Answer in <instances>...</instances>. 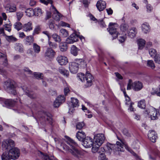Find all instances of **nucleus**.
<instances>
[{"instance_id": "33", "label": "nucleus", "mask_w": 160, "mask_h": 160, "mask_svg": "<svg viewBox=\"0 0 160 160\" xmlns=\"http://www.w3.org/2000/svg\"><path fill=\"white\" fill-rule=\"evenodd\" d=\"M79 49L76 46L72 45L71 47V52L72 54L74 56L77 55Z\"/></svg>"}, {"instance_id": "50", "label": "nucleus", "mask_w": 160, "mask_h": 160, "mask_svg": "<svg viewBox=\"0 0 160 160\" xmlns=\"http://www.w3.org/2000/svg\"><path fill=\"white\" fill-rule=\"evenodd\" d=\"M57 98L58 99V100L61 104L64 102L65 101V98L63 95H59Z\"/></svg>"}, {"instance_id": "58", "label": "nucleus", "mask_w": 160, "mask_h": 160, "mask_svg": "<svg viewBox=\"0 0 160 160\" xmlns=\"http://www.w3.org/2000/svg\"><path fill=\"white\" fill-rule=\"evenodd\" d=\"M61 104L57 98L54 102L53 106L55 108L58 107Z\"/></svg>"}, {"instance_id": "8", "label": "nucleus", "mask_w": 160, "mask_h": 160, "mask_svg": "<svg viewBox=\"0 0 160 160\" xmlns=\"http://www.w3.org/2000/svg\"><path fill=\"white\" fill-rule=\"evenodd\" d=\"M145 113L149 114L151 119L152 120L157 119L159 115L158 110L156 109L155 108L151 106L145 110Z\"/></svg>"}, {"instance_id": "53", "label": "nucleus", "mask_w": 160, "mask_h": 160, "mask_svg": "<svg viewBox=\"0 0 160 160\" xmlns=\"http://www.w3.org/2000/svg\"><path fill=\"white\" fill-rule=\"evenodd\" d=\"M99 147H98V146H97L96 145L95 146V145L93 144V146L92 149V152L95 153L96 152H97L98 153V152L101 149V148H100L98 149V148Z\"/></svg>"}, {"instance_id": "55", "label": "nucleus", "mask_w": 160, "mask_h": 160, "mask_svg": "<svg viewBox=\"0 0 160 160\" xmlns=\"http://www.w3.org/2000/svg\"><path fill=\"white\" fill-rule=\"evenodd\" d=\"M49 26L50 28L53 29L54 28V22L53 20H50L49 22Z\"/></svg>"}, {"instance_id": "5", "label": "nucleus", "mask_w": 160, "mask_h": 160, "mask_svg": "<svg viewBox=\"0 0 160 160\" xmlns=\"http://www.w3.org/2000/svg\"><path fill=\"white\" fill-rule=\"evenodd\" d=\"M4 87L5 89L9 93L14 95L17 94L15 83L12 80L8 79L4 82Z\"/></svg>"}, {"instance_id": "38", "label": "nucleus", "mask_w": 160, "mask_h": 160, "mask_svg": "<svg viewBox=\"0 0 160 160\" xmlns=\"http://www.w3.org/2000/svg\"><path fill=\"white\" fill-rule=\"evenodd\" d=\"M147 66L153 69L155 67V65L153 61L152 60H148L147 61Z\"/></svg>"}, {"instance_id": "41", "label": "nucleus", "mask_w": 160, "mask_h": 160, "mask_svg": "<svg viewBox=\"0 0 160 160\" xmlns=\"http://www.w3.org/2000/svg\"><path fill=\"white\" fill-rule=\"evenodd\" d=\"M14 27L18 31L21 29L22 27V24L20 22H17L15 23Z\"/></svg>"}, {"instance_id": "35", "label": "nucleus", "mask_w": 160, "mask_h": 160, "mask_svg": "<svg viewBox=\"0 0 160 160\" xmlns=\"http://www.w3.org/2000/svg\"><path fill=\"white\" fill-rule=\"evenodd\" d=\"M59 48L60 50L62 52H64L67 49V43L66 42H62L59 44Z\"/></svg>"}, {"instance_id": "43", "label": "nucleus", "mask_w": 160, "mask_h": 160, "mask_svg": "<svg viewBox=\"0 0 160 160\" xmlns=\"http://www.w3.org/2000/svg\"><path fill=\"white\" fill-rule=\"evenodd\" d=\"M123 92L126 98V104L127 105H129L132 103V102H131L130 98L126 94V92L125 91V90H124Z\"/></svg>"}, {"instance_id": "51", "label": "nucleus", "mask_w": 160, "mask_h": 160, "mask_svg": "<svg viewBox=\"0 0 160 160\" xmlns=\"http://www.w3.org/2000/svg\"><path fill=\"white\" fill-rule=\"evenodd\" d=\"M75 39L76 38H75ZM76 42V39H75L74 40H73V41L70 36L68 37L66 40V43L68 44Z\"/></svg>"}, {"instance_id": "61", "label": "nucleus", "mask_w": 160, "mask_h": 160, "mask_svg": "<svg viewBox=\"0 0 160 160\" xmlns=\"http://www.w3.org/2000/svg\"><path fill=\"white\" fill-rule=\"evenodd\" d=\"M152 93V94H156L158 96L160 97V85L158 87V89L155 90L154 92Z\"/></svg>"}, {"instance_id": "2", "label": "nucleus", "mask_w": 160, "mask_h": 160, "mask_svg": "<svg viewBox=\"0 0 160 160\" xmlns=\"http://www.w3.org/2000/svg\"><path fill=\"white\" fill-rule=\"evenodd\" d=\"M15 145L14 141L11 139H7L3 141L2 143V147L3 150H7L11 156L12 159H17L19 156L20 151L16 147H14Z\"/></svg>"}, {"instance_id": "52", "label": "nucleus", "mask_w": 160, "mask_h": 160, "mask_svg": "<svg viewBox=\"0 0 160 160\" xmlns=\"http://www.w3.org/2000/svg\"><path fill=\"white\" fill-rule=\"evenodd\" d=\"M34 75L35 77L38 79H42V77L43 76L42 73L35 72Z\"/></svg>"}, {"instance_id": "34", "label": "nucleus", "mask_w": 160, "mask_h": 160, "mask_svg": "<svg viewBox=\"0 0 160 160\" xmlns=\"http://www.w3.org/2000/svg\"><path fill=\"white\" fill-rule=\"evenodd\" d=\"M5 8L7 10H9L10 12H15L17 9L15 5L12 6L9 4H7Z\"/></svg>"}, {"instance_id": "63", "label": "nucleus", "mask_w": 160, "mask_h": 160, "mask_svg": "<svg viewBox=\"0 0 160 160\" xmlns=\"http://www.w3.org/2000/svg\"><path fill=\"white\" fill-rule=\"evenodd\" d=\"M152 154L160 157V152L157 149H155L152 151Z\"/></svg>"}, {"instance_id": "22", "label": "nucleus", "mask_w": 160, "mask_h": 160, "mask_svg": "<svg viewBox=\"0 0 160 160\" xmlns=\"http://www.w3.org/2000/svg\"><path fill=\"white\" fill-rule=\"evenodd\" d=\"M76 137L80 141H82L85 137V133L82 131H78L76 134Z\"/></svg>"}, {"instance_id": "12", "label": "nucleus", "mask_w": 160, "mask_h": 160, "mask_svg": "<svg viewBox=\"0 0 160 160\" xmlns=\"http://www.w3.org/2000/svg\"><path fill=\"white\" fill-rule=\"evenodd\" d=\"M93 144L94 143L92 139L89 137H86L82 142V145L86 148L91 147Z\"/></svg>"}, {"instance_id": "30", "label": "nucleus", "mask_w": 160, "mask_h": 160, "mask_svg": "<svg viewBox=\"0 0 160 160\" xmlns=\"http://www.w3.org/2000/svg\"><path fill=\"white\" fill-rule=\"evenodd\" d=\"M126 33H123L122 34L119 33H118L117 38H118V40L121 42H123L126 39Z\"/></svg>"}, {"instance_id": "14", "label": "nucleus", "mask_w": 160, "mask_h": 160, "mask_svg": "<svg viewBox=\"0 0 160 160\" xmlns=\"http://www.w3.org/2000/svg\"><path fill=\"white\" fill-rule=\"evenodd\" d=\"M148 136L149 139L153 142H155L158 138L157 133L155 131L152 130L149 131Z\"/></svg>"}, {"instance_id": "45", "label": "nucleus", "mask_w": 160, "mask_h": 160, "mask_svg": "<svg viewBox=\"0 0 160 160\" xmlns=\"http://www.w3.org/2000/svg\"><path fill=\"white\" fill-rule=\"evenodd\" d=\"M60 35L64 37H67L68 35V32L65 29H61L60 30Z\"/></svg>"}, {"instance_id": "20", "label": "nucleus", "mask_w": 160, "mask_h": 160, "mask_svg": "<svg viewBox=\"0 0 160 160\" xmlns=\"http://www.w3.org/2000/svg\"><path fill=\"white\" fill-rule=\"evenodd\" d=\"M128 35L131 38H134L138 32L137 29L135 27H132L128 32Z\"/></svg>"}, {"instance_id": "44", "label": "nucleus", "mask_w": 160, "mask_h": 160, "mask_svg": "<svg viewBox=\"0 0 160 160\" xmlns=\"http://www.w3.org/2000/svg\"><path fill=\"white\" fill-rule=\"evenodd\" d=\"M33 48L35 52L38 53L40 52V47L36 43H33Z\"/></svg>"}, {"instance_id": "62", "label": "nucleus", "mask_w": 160, "mask_h": 160, "mask_svg": "<svg viewBox=\"0 0 160 160\" xmlns=\"http://www.w3.org/2000/svg\"><path fill=\"white\" fill-rule=\"evenodd\" d=\"M40 2L45 4L47 5L48 3H52V1L51 0H40Z\"/></svg>"}, {"instance_id": "16", "label": "nucleus", "mask_w": 160, "mask_h": 160, "mask_svg": "<svg viewBox=\"0 0 160 160\" xmlns=\"http://www.w3.org/2000/svg\"><path fill=\"white\" fill-rule=\"evenodd\" d=\"M24 92L26 95L31 98H35L36 97V95L34 94L33 92L29 90V89L25 86H23L21 88Z\"/></svg>"}, {"instance_id": "49", "label": "nucleus", "mask_w": 160, "mask_h": 160, "mask_svg": "<svg viewBox=\"0 0 160 160\" xmlns=\"http://www.w3.org/2000/svg\"><path fill=\"white\" fill-rule=\"evenodd\" d=\"M149 54L150 56L152 57L153 56H155L156 54V51L155 49L151 48L149 50Z\"/></svg>"}, {"instance_id": "40", "label": "nucleus", "mask_w": 160, "mask_h": 160, "mask_svg": "<svg viewBox=\"0 0 160 160\" xmlns=\"http://www.w3.org/2000/svg\"><path fill=\"white\" fill-rule=\"evenodd\" d=\"M42 154V158L45 160H55V158L53 156H49L46 154H43L41 153Z\"/></svg>"}, {"instance_id": "18", "label": "nucleus", "mask_w": 160, "mask_h": 160, "mask_svg": "<svg viewBox=\"0 0 160 160\" xmlns=\"http://www.w3.org/2000/svg\"><path fill=\"white\" fill-rule=\"evenodd\" d=\"M16 103V101L15 100L12 99H7L4 100V105H3V106L9 108L14 106Z\"/></svg>"}, {"instance_id": "37", "label": "nucleus", "mask_w": 160, "mask_h": 160, "mask_svg": "<svg viewBox=\"0 0 160 160\" xmlns=\"http://www.w3.org/2000/svg\"><path fill=\"white\" fill-rule=\"evenodd\" d=\"M26 15L29 17H32L34 15V11L32 8H29L27 9L25 11Z\"/></svg>"}, {"instance_id": "42", "label": "nucleus", "mask_w": 160, "mask_h": 160, "mask_svg": "<svg viewBox=\"0 0 160 160\" xmlns=\"http://www.w3.org/2000/svg\"><path fill=\"white\" fill-rule=\"evenodd\" d=\"M140 143L138 140H136L133 142L132 144V147L136 149H138L139 148Z\"/></svg>"}, {"instance_id": "11", "label": "nucleus", "mask_w": 160, "mask_h": 160, "mask_svg": "<svg viewBox=\"0 0 160 160\" xmlns=\"http://www.w3.org/2000/svg\"><path fill=\"white\" fill-rule=\"evenodd\" d=\"M105 139L104 135L102 134H98L94 137V145L100 147L103 142Z\"/></svg>"}, {"instance_id": "7", "label": "nucleus", "mask_w": 160, "mask_h": 160, "mask_svg": "<svg viewBox=\"0 0 160 160\" xmlns=\"http://www.w3.org/2000/svg\"><path fill=\"white\" fill-rule=\"evenodd\" d=\"M143 87L142 83L139 81H135L132 82L131 79L129 80V82L127 85V89L130 90L131 88L136 91L140 90Z\"/></svg>"}, {"instance_id": "9", "label": "nucleus", "mask_w": 160, "mask_h": 160, "mask_svg": "<svg viewBox=\"0 0 160 160\" xmlns=\"http://www.w3.org/2000/svg\"><path fill=\"white\" fill-rule=\"evenodd\" d=\"M118 28V25L117 24L110 22L109 24L108 28H107L109 33L113 36L114 38H117L118 36V32H117V30Z\"/></svg>"}, {"instance_id": "24", "label": "nucleus", "mask_w": 160, "mask_h": 160, "mask_svg": "<svg viewBox=\"0 0 160 160\" xmlns=\"http://www.w3.org/2000/svg\"><path fill=\"white\" fill-rule=\"evenodd\" d=\"M1 159L2 160H10L12 159L8 151H5L2 153L1 156Z\"/></svg>"}, {"instance_id": "1", "label": "nucleus", "mask_w": 160, "mask_h": 160, "mask_svg": "<svg viewBox=\"0 0 160 160\" xmlns=\"http://www.w3.org/2000/svg\"><path fill=\"white\" fill-rule=\"evenodd\" d=\"M121 141L122 143L118 141L117 142L116 144L107 143L106 146L108 150H106L104 148H101L98 152L99 160H108L106 157L105 155V152L110 154L112 150L114 151L123 152L124 142L122 141L121 140Z\"/></svg>"}, {"instance_id": "17", "label": "nucleus", "mask_w": 160, "mask_h": 160, "mask_svg": "<svg viewBox=\"0 0 160 160\" xmlns=\"http://www.w3.org/2000/svg\"><path fill=\"white\" fill-rule=\"evenodd\" d=\"M55 52L51 48H48L44 53V56L48 58H51L54 57Z\"/></svg>"}, {"instance_id": "19", "label": "nucleus", "mask_w": 160, "mask_h": 160, "mask_svg": "<svg viewBox=\"0 0 160 160\" xmlns=\"http://www.w3.org/2000/svg\"><path fill=\"white\" fill-rule=\"evenodd\" d=\"M96 6L100 11H103L106 7V3L105 2L101 0L98 1L97 3Z\"/></svg>"}, {"instance_id": "31", "label": "nucleus", "mask_w": 160, "mask_h": 160, "mask_svg": "<svg viewBox=\"0 0 160 160\" xmlns=\"http://www.w3.org/2000/svg\"><path fill=\"white\" fill-rule=\"evenodd\" d=\"M129 28L128 24L126 23H123L120 27V30L122 33H126L125 32L128 31Z\"/></svg>"}, {"instance_id": "36", "label": "nucleus", "mask_w": 160, "mask_h": 160, "mask_svg": "<svg viewBox=\"0 0 160 160\" xmlns=\"http://www.w3.org/2000/svg\"><path fill=\"white\" fill-rule=\"evenodd\" d=\"M15 48L16 50L20 52H22L23 51V46L20 43H16Z\"/></svg>"}, {"instance_id": "39", "label": "nucleus", "mask_w": 160, "mask_h": 160, "mask_svg": "<svg viewBox=\"0 0 160 160\" xmlns=\"http://www.w3.org/2000/svg\"><path fill=\"white\" fill-rule=\"evenodd\" d=\"M34 15L35 16H40L42 14V11L41 8H35L34 10Z\"/></svg>"}, {"instance_id": "29", "label": "nucleus", "mask_w": 160, "mask_h": 160, "mask_svg": "<svg viewBox=\"0 0 160 160\" xmlns=\"http://www.w3.org/2000/svg\"><path fill=\"white\" fill-rule=\"evenodd\" d=\"M23 30L24 31L28 32L32 30V23L28 22L27 23L25 24L23 26Z\"/></svg>"}, {"instance_id": "64", "label": "nucleus", "mask_w": 160, "mask_h": 160, "mask_svg": "<svg viewBox=\"0 0 160 160\" xmlns=\"http://www.w3.org/2000/svg\"><path fill=\"white\" fill-rule=\"evenodd\" d=\"M59 25L62 27L65 26L68 27H70V25L68 24L63 21H61L59 23Z\"/></svg>"}, {"instance_id": "15", "label": "nucleus", "mask_w": 160, "mask_h": 160, "mask_svg": "<svg viewBox=\"0 0 160 160\" xmlns=\"http://www.w3.org/2000/svg\"><path fill=\"white\" fill-rule=\"evenodd\" d=\"M57 60L61 65H66L68 62L67 58L64 56H58L57 58Z\"/></svg>"}, {"instance_id": "21", "label": "nucleus", "mask_w": 160, "mask_h": 160, "mask_svg": "<svg viewBox=\"0 0 160 160\" xmlns=\"http://www.w3.org/2000/svg\"><path fill=\"white\" fill-rule=\"evenodd\" d=\"M141 28L142 31L145 33L149 32L150 30V27L147 22H144L142 25Z\"/></svg>"}, {"instance_id": "26", "label": "nucleus", "mask_w": 160, "mask_h": 160, "mask_svg": "<svg viewBox=\"0 0 160 160\" xmlns=\"http://www.w3.org/2000/svg\"><path fill=\"white\" fill-rule=\"evenodd\" d=\"M53 8L55 10V12L53 14L52 17L56 21H58L61 16V14L54 6Z\"/></svg>"}, {"instance_id": "13", "label": "nucleus", "mask_w": 160, "mask_h": 160, "mask_svg": "<svg viewBox=\"0 0 160 160\" xmlns=\"http://www.w3.org/2000/svg\"><path fill=\"white\" fill-rule=\"evenodd\" d=\"M78 68V65L77 62H72L69 63V69L71 73H76L77 72Z\"/></svg>"}, {"instance_id": "4", "label": "nucleus", "mask_w": 160, "mask_h": 160, "mask_svg": "<svg viewBox=\"0 0 160 160\" xmlns=\"http://www.w3.org/2000/svg\"><path fill=\"white\" fill-rule=\"evenodd\" d=\"M78 77L82 82H84L85 81H86L85 85L86 87H89L92 85L93 77L89 72H87L85 75L82 73H79L78 74Z\"/></svg>"}, {"instance_id": "27", "label": "nucleus", "mask_w": 160, "mask_h": 160, "mask_svg": "<svg viewBox=\"0 0 160 160\" xmlns=\"http://www.w3.org/2000/svg\"><path fill=\"white\" fill-rule=\"evenodd\" d=\"M138 48L139 49H142L144 47L146 41L144 39H140L137 40Z\"/></svg>"}, {"instance_id": "59", "label": "nucleus", "mask_w": 160, "mask_h": 160, "mask_svg": "<svg viewBox=\"0 0 160 160\" xmlns=\"http://www.w3.org/2000/svg\"><path fill=\"white\" fill-rule=\"evenodd\" d=\"M5 30L10 32L11 30V25L10 24H6L4 25Z\"/></svg>"}, {"instance_id": "25", "label": "nucleus", "mask_w": 160, "mask_h": 160, "mask_svg": "<svg viewBox=\"0 0 160 160\" xmlns=\"http://www.w3.org/2000/svg\"><path fill=\"white\" fill-rule=\"evenodd\" d=\"M75 62L78 63V65H79L81 67L84 68L87 66L86 62L82 59H75Z\"/></svg>"}, {"instance_id": "56", "label": "nucleus", "mask_w": 160, "mask_h": 160, "mask_svg": "<svg viewBox=\"0 0 160 160\" xmlns=\"http://www.w3.org/2000/svg\"><path fill=\"white\" fill-rule=\"evenodd\" d=\"M48 44L50 48H55L57 47V45L56 43L50 41H49Z\"/></svg>"}, {"instance_id": "48", "label": "nucleus", "mask_w": 160, "mask_h": 160, "mask_svg": "<svg viewBox=\"0 0 160 160\" xmlns=\"http://www.w3.org/2000/svg\"><path fill=\"white\" fill-rule=\"evenodd\" d=\"M154 60L156 63L160 64V54L155 55L154 57Z\"/></svg>"}, {"instance_id": "32", "label": "nucleus", "mask_w": 160, "mask_h": 160, "mask_svg": "<svg viewBox=\"0 0 160 160\" xmlns=\"http://www.w3.org/2000/svg\"><path fill=\"white\" fill-rule=\"evenodd\" d=\"M6 40L9 42H14L17 41L18 39L13 35L8 36L5 35Z\"/></svg>"}, {"instance_id": "3", "label": "nucleus", "mask_w": 160, "mask_h": 160, "mask_svg": "<svg viewBox=\"0 0 160 160\" xmlns=\"http://www.w3.org/2000/svg\"><path fill=\"white\" fill-rule=\"evenodd\" d=\"M67 143L70 145L71 148L69 149L68 151L74 156L79 158L81 156L84 155L85 153H87L85 151H80L77 148L78 145L77 143L73 140L68 137Z\"/></svg>"}, {"instance_id": "47", "label": "nucleus", "mask_w": 160, "mask_h": 160, "mask_svg": "<svg viewBox=\"0 0 160 160\" xmlns=\"http://www.w3.org/2000/svg\"><path fill=\"white\" fill-rule=\"evenodd\" d=\"M138 106L141 108L144 109L145 107V101L144 100H142L138 102Z\"/></svg>"}, {"instance_id": "54", "label": "nucleus", "mask_w": 160, "mask_h": 160, "mask_svg": "<svg viewBox=\"0 0 160 160\" xmlns=\"http://www.w3.org/2000/svg\"><path fill=\"white\" fill-rule=\"evenodd\" d=\"M16 15L17 19L19 21L23 16V12H18L16 13Z\"/></svg>"}, {"instance_id": "60", "label": "nucleus", "mask_w": 160, "mask_h": 160, "mask_svg": "<svg viewBox=\"0 0 160 160\" xmlns=\"http://www.w3.org/2000/svg\"><path fill=\"white\" fill-rule=\"evenodd\" d=\"M70 36L73 41V40L75 39V38H76L75 39H76V42L78 41V36L76 34V33H73L70 35Z\"/></svg>"}, {"instance_id": "6", "label": "nucleus", "mask_w": 160, "mask_h": 160, "mask_svg": "<svg viewBox=\"0 0 160 160\" xmlns=\"http://www.w3.org/2000/svg\"><path fill=\"white\" fill-rule=\"evenodd\" d=\"M36 120L38 121L39 120L41 123H43V121L52 124V115L48 112L42 113L41 116L38 115L37 118H35Z\"/></svg>"}, {"instance_id": "10", "label": "nucleus", "mask_w": 160, "mask_h": 160, "mask_svg": "<svg viewBox=\"0 0 160 160\" xmlns=\"http://www.w3.org/2000/svg\"><path fill=\"white\" fill-rule=\"evenodd\" d=\"M69 112L70 113L73 112L75 108H78L79 106V101L78 100L74 98H71V101L68 103Z\"/></svg>"}, {"instance_id": "28", "label": "nucleus", "mask_w": 160, "mask_h": 160, "mask_svg": "<svg viewBox=\"0 0 160 160\" xmlns=\"http://www.w3.org/2000/svg\"><path fill=\"white\" fill-rule=\"evenodd\" d=\"M58 71L64 77H68L69 76V71L62 67L58 69Z\"/></svg>"}, {"instance_id": "46", "label": "nucleus", "mask_w": 160, "mask_h": 160, "mask_svg": "<svg viewBox=\"0 0 160 160\" xmlns=\"http://www.w3.org/2000/svg\"><path fill=\"white\" fill-rule=\"evenodd\" d=\"M52 37L56 42H60L61 40L60 36L56 33L53 34Z\"/></svg>"}, {"instance_id": "57", "label": "nucleus", "mask_w": 160, "mask_h": 160, "mask_svg": "<svg viewBox=\"0 0 160 160\" xmlns=\"http://www.w3.org/2000/svg\"><path fill=\"white\" fill-rule=\"evenodd\" d=\"M84 124L83 122H78L76 125V128L78 129H82L84 126Z\"/></svg>"}, {"instance_id": "23", "label": "nucleus", "mask_w": 160, "mask_h": 160, "mask_svg": "<svg viewBox=\"0 0 160 160\" xmlns=\"http://www.w3.org/2000/svg\"><path fill=\"white\" fill-rule=\"evenodd\" d=\"M24 41L25 44L27 45H29L31 44L34 41L33 37L32 36H28L26 37Z\"/></svg>"}]
</instances>
